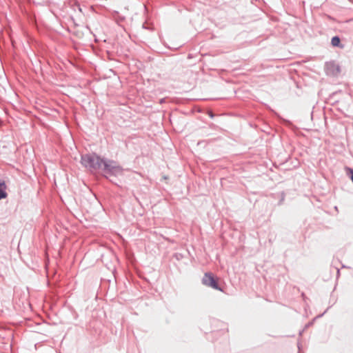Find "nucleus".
Segmentation results:
<instances>
[{"label": "nucleus", "instance_id": "8", "mask_svg": "<svg viewBox=\"0 0 353 353\" xmlns=\"http://www.w3.org/2000/svg\"><path fill=\"white\" fill-rule=\"evenodd\" d=\"M164 100H165L164 99H161V100L160 101V103H163V102L164 101Z\"/></svg>", "mask_w": 353, "mask_h": 353}, {"label": "nucleus", "instance_id": "5", "mask_svg": "<svg viewBox=\"0 0 353 353\" xmlns=\"http://www.w3.org/2000/svg\"><path fill=\"white\" fill-rule=\"evenodd\" d=\"M331 44L334 47H339L343 48L344 46L341 44V39L338 36H334L332 38Z\"/></svg>", "mask_w": 353, "mask_h": 353}, {"label": "nucleus", "instance_id": "1", "mask_svg": "<svg viewBox=\"0 0 353 353\" xmlns=\"http://www.w3.org/2000/svg\"><path fill=\"white\" fill-rule=\"evenodd\" d=\"M103 161V158H101L95 153H92L82 155L81 163L90 172H95L102 168Z\"/></svg>", "mask_w": 353, "mask_h": 353}, {"label": "nucleus", "instance_id": "3", "mask_svg": "<svg viewBox=\"0 0 353 353\" xmlns=\"http://www.w3.org/2000/svg\"><path fill=\"white\" fill-rule=\"evenodd\" d=\"M202 283L208 287H210L213 289L223 291V290L219 288L217 282V279L214 278L213 274L210 272L205 273L203 279H202Z\"/></svg>", "mask_w": 353, "mask_h": 353}, {"label": "nucleus", "instance_id": "2", "mask_svg": "<svg viewBox=\"0 0 353 353\" xmlns=\"http://www.w3.org/2000/svg\"><path fill=\"white\" fill-rule=\"evenodd\" d=\"M102 170L105 174L111 176L122 174L123 168L114 161L103 159Z\"/></svg>", "mask_w": 353, "mask_h": 353}, {"label": "nucleus", "instance_id": "4", "mask_svg": "<svg viewBox=\"0 0 353 353\" xmlns=\"http://www.w3.org/2000/svg\"><path fill=\"white\" fill-rule=\"evenodd\" d=\"M6 185L3 181L0 179V200L7 197L8 194L6 192Z\"/></svg>", "mask_w": 353, "mask_h": 353}, {"label": "nucleus", "instance_id": "6", "mask_svg": "<svg viewBox=\"0 0 353 353\" xmlns=\"http://www.w3.org/2000/svg\"><path fill=\"white\" fill-rule=\"evenodd\" d=\"M284 199H285V194L283 192H282L281 193V201H280V203H281L283 202Z\"/></svg>", "mask_w": 353, "mask_h": 353}, {"label": "nucleus", "instance_id": "7", "mask_svg": "<svg viewBox=\"0 0 353 353\" xmlns=\"http://www.w3.org/2000/svg\"><path fill=\"white\" fill-rule=\"evenodd\" d=\"M285 122H286V123H288V124H290V122L289 121H285Z\"/></svg>", "mask_w": 353, "mask_h": 353}]
</instances>
